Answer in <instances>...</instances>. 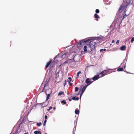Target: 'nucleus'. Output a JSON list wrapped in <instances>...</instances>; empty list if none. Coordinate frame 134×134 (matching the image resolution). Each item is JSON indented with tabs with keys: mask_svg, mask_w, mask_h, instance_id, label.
I'll return each mask as SVG.
<instances>
[{
	"mask_svg": "<svg viewBox=\"0 0 134 134\" xmlns=\"http://www.w3.org/2000/svg\"><path fill=\"white\" fill-rule=\"evenodd\" d=\"M130 4V0H126L124 1L122 5L120 6L119 9V13H121L123 10L125 8H126L127 6Z\"/></svg>",
	"mask_w": 134,
	"mask_h": 134,
	"instance_id": "obj_1",
	"label": "nucleus"
},
{
	"mask_svg": "<svg viewBox=\"0 0 134 134\" xmlns=\"http://www.w3.org/2000/svg\"><path fill=\"white\" fill-rule=\"evenodd\" d=\"M94 41L93 40L89 42V44H87V48L89 52H91L94 49L96 44L97 43Z\"/></svg>",
	"mask_w": 134,
	"mask_h": 134,
	"instance_id": "obj_2",
	"label": "nucleus"
},
{
	"mask_svg": "<svg viewBox=\"0 0 134 134\" xmlns=\"http://www.w3.org/2000/svg\"><path fill=\"white\" fill-rule=\"evenodd\" d=\"M112 71H110V72H109L108 70H104L103 71L101 72L100 73V74H101L103 76H104L107 74H109L111 72H112Z\"/></svg>",
	"mask_w": 134,
	"mask_h": 134,
	"instance_id": "obj_3",
	"label": "nucleus"
},
{
	"mask_svg": "<svg viewBox=\"0 0 134 134\" xmlns=\"http://www.w3.org/2000/svg\"><path fill=\"white\" fill-rule=\"evenodd\" d=\"M91 40L90 39H88L87 40H83L80 41V42L81 44V45H84L85 44V43L87 42H88L89 41Z\"/></svg>",
	"mask_w": 134,
	"mask_h": 134,
	"instance_id": "obj_4",
	"label": "nucleus"
},
{
	"mask_svg": "<svg viewBox=\"0 0 134 134\" xmlns=\"http://www.w3.org/2000/svg\"><path fill=\"white\" fill-rule=\"evenodd\" d=\"M88 85H87L86 86H85L83 87L82 88V89L81 90V94L80 95V98H81V97L82 95L83 94V92H84L85 90V89L86 88L87 86Z\"/></svg>",
	"mask_w": 134,
	"mask_h": 134,
	"instance_id": "obj_5",
	"label": "nucleus"
},
{
	"mask_svg": "<svg viewBox=\"0 0 134 134\" xmlns=\"http://www.w3.org/2000/svg\"><path fill=\"white\" fill-rule=\"evenodd\" d=\"M85 82L86 83L88 84L87 85H88L91 84L92 83L91 81L90 80L89 78L86 79L85 81Z\"/></svg>",
	"mask_w": 134,
	"mask_h": 134,
	"instance_id": "obj_6",
	"label": "nucleus"
},
{
	"mask_svg": "<svg viewBox=\"0 0 134 134\" xmlns=\"http://www.w3.org/2000/svg\"><path fill=\"white\" fill-rule=\"evenodd\" d=\"M126 12V11H124V15L122 17V19L121 21H122L123 20H124V18L125 17H126L127 16L129 15V14H125Z\"/></svg>",
	"mask_w": 134,
	"mask_h": 134,
	"instance_id": "obj_7",
	"label": "nucleus"
},
{
	"mask_svg": "<svg viewBox=\"0 0 134 134\" xmlns=\"http://www.w3.org/2000/svg\"><path fill=\"white\" fill-rule=\"evenodd\" d=\"M99 77V75H95L93 77L92 79L94 80H96L98 79Z\"/></svg>",
	"mask_w": 134,
	"mask_h": 134,
	"instance_id": "obj_8",
	"label": "nucleus"
},
{
	"mask_svg": "<svg viewBox=\"0 0 134 134\" xmlns=\"http://www.w3.org/2000/svg\"><path fill=\"white\" fill-rule=\"evenodd\" d=\"M51 62L52 60H49V61L47 63L46 65V68H47L49 66L50 64L51 63Z\"/></svg>",
	"mask_w": 134,
	"mask_h": 134,
	"instance_id": "obj_9",
	"label": "nucleus"
},
{
	"mask_svg": "<svg viewBox=\"0 0 134 134\" xmlns=\"http://www.w3.org/2000/svg\"><path fill=\"white\" fill-rule=\"evenodd\" d=\"M126 48V46L125 45L123 46H122L121 47L120 49L121 50L124 51L125 50Z\"/></svg>",
	"mask_w": 134,
	"mask_h": 134,
	"instance_id": "obj_10",
	"label": "nucleus"
},
{
	"mask_svg": "<svg viewBox=\"0 0 134 134\" xmlns=\"http://www.w3.org/2000/svg\"><path fill=\"white\" fill-rule=\"evenodd\" d=\"M50 94H47V98H46V100L43 103V104L45 103H46V101L48 99H49V97H50Z\"/></svg>",
	"mask_w": 134,
	"mask_h": 134,
	"instance_id": "obj_11",
	"label": "nucleus"
},
{
	"mask_svg": "<svg viewBox=\"0 0 134 134\" xmlns=\"http://www.w3.org/2000/svg\"><path fill=\"white\" fill-rule=\"evenodd\" d=\"M34 133L35 134H41L42 132L40 131H35L34 132Z\"/></svg>",
	"mask_w": 134,
	"mask_h": 134,
	"instance_id": "obj_12",
	"label": "nucleus"
},
{
	"mask_svg": "<svg viewBox=\"0 0 134 134\" xmlns=\"http://www.w3.org/2000/svg\"><path fill=\"white\" fill-rule=\"evenodd\" d=\"M123 70V69L122 68L119 67L117 69V71H122Z\"/></svg>",
	"mask_w": 134,
	"mask_h": 134,
	"instance_id": "obj_13",
	"label": "nucleus"
},
{
	"mask_svg": "<svg viewBox=\"0 0 134 134\" xmlns=\"http://www.w3.org/2000/svg\"><path fill=\"white\" fill-rule=\"evenodd\" d=\"M94 18H95L96 19H98L99 16L96 13H95L94 14Z\"/></svg>",
	"mask_w": 134,
	"mask_h": 134,
	"instance_id": "obj_14",
	"label": "nucleus"
},
{
	"mask_svg": "<svg viewBox=\"0 0 134 134\" xmlns=\"http://www.w3.org/2000/svg\"><path fill=\"white\" fill-rule=\"evenodd\" d=\"M81 73V71H79L77 73V77H76V79H77L79 76V74Z\"/></svg>",
	"mask_w": 134,
	"mask_h": 134,
	"instance_id": "obj_15",
	"label": "nucleus"
},
{
	"mask_svg": "<svg viewBox=\"0 0 134 134\" xmlns=\"http://www.w3.org/2000/svg\"><path fill=\"white\" fill-rule=\"evenodd\" d=\"M72 99L73 100H78L79 99L78 97L76 98L75 97H73L72 98Z\"/></svg>",
	"mask_w": 134,
	"mask_h": 134,
	"instance_id": "obj_16",
	"label": "nucleus"
},
{
	"mask_svg": "<svg viewBox=\"0 0 134 134\" xmlns=\"http://www.w3.org/2000/svg\"><path fill=\"white\" fill-rule=\"evenodd\" d=\"M64 92L63 91H60L58 94V96H60L62 94H64Z\"/></svg>",
	"mask_w": 134,
	"mask_h": 134,
	"instance_id": "obj_17",
	"label": "nucleus"
},
{
	"mask_svg": "<svg viewBox=\"0 0 134 134\" xmlns=\"http://www.w3.org/2000/svg\"><path fill=\"white\" fill-rule=\"evenodd\" d=\"M75 113L76 114H79V110H75Z\"/></svg>",
	"mask_w": 134,
	"mask_h": 134,
	"instance_id": "obj_18",
	"label": "nucleus"
},
{
	"mask_svg": "<svg viewBox=\"0 0 134 134\" xmlns=\"http://www.w3.org/2000/svg\"><path fill=\"white\" fill-rule=\"evenodd\" d=\"M84 51L85 52H86L87 51V46H85L84 47Z\"/></svg>",
	"mask_w": 134,
	"mask_h": 134,
	"instance_id": "obj_19",
	"label": "nucleus"
},
{
	"mask_svg": "<svg viewBox=\"0 0 134 134\" xmlns=\"http://www.w3.org/2000/svg\"><path fill=\"white\" fill-rule=\"evenodd\" d=\"M79 90V88H78L77 87H75V92H76L77 91H78Z\"/></svg>",
	"mask_w": 134,
	"mask_h": 134,
	"instance_id": "obj_20",
	"label": "nucleus"
},
{
	"mask_svg": "<svg viewBox=\"0 0 134 134\" xmlns=\"http://www.w3.org/2000/svg\"><path fill=\"white\" fill-rule=\"evenodd\" d=\"M97 39L99 40H102L103 38V37L101 36H100V37H97Z\"/></svg>",
	"mask_w": 134,
	"mask_h": 134,
	"instance_id": "obj_21",
	"label": "nucleus"
},
{
	"mask_svg": "<svg viewBox=\"0 0 134 134\" xmlns=\"http://www.w3.org/2000/svg\"><path fill=\"white\" fill-rule=\"evenodd\" d=\"M82 45L80 42L77 44V46L78 47H80Z\"/></svg>",
	"mask_w": 134,
	"mask_h": 134,
	"instance_id": "obj_22",
	"label": "nucleus"
},
{
	"mask_svg": "<svg viewBox=\"0 0 134 134\" xmlns=\"http://www.w3.org/2000/svg\"><path fill=\"white\" fill-rule=\"evenodd\" d=\"M95 12H96V13H98L99 12V11L98 9H96L95 10Z\"/></svg>",
	"mask_w": 134,
	"mask_h": 134,
	"instance_id": "obj_23",
	"label": "nucleus"
},
{
	"mask_svg": "<svg viewBox=\"0 0 134 134\" xmlns=\"http://www.w3.org/2000/svg\"><path fill=\"white\" fill-rule=\"evenodd\" d=\"M71 81V79L70 77H69L68 78V80H67L68 82H70Z\"/></svg>",
	"mask_w": 134,
	"mask_h": 134,
	"instance_id": "obj_24",
	"label": "nucleus"
},
{
	"mask_svg": "<svg viewBox=\"0 0 134 134\" xmlns=\"http://www.w3.org/2000/svg\"><path fill=\"white\" fill-rule=\"evenodd\" d=\"M61 103H63L64 104H65L66 103V102L65 100H63L61 101Z\"/></svg>",
	"mask_w": 134,
	"mask_h": 134,
	"instance_id": "obj_25",
	"label": "nucleus"
},
{
	"mask_svg": "<svg viewBox=\"0 0 134 134\" xmlns=\"http://www.w3.org/2000/svg\"><path fill=\"white\" fill-rule=\"evenodd\" d=\"M41 124V122H40L39 123H37L36 124L38 126H40Z\"/></svg>",
	"mask_w": 134,
	"mask_h": 134,
	"instance_id": "obj_26",
	"label": "nucleus"
},
{
	"mask_svg": "<svg viewBox=\"0 0 134 134\" xmlns=\"http://www.w3.org/2000/svg\"><path fill=\"white\" fill-rule=\"evenodd\" d=\"M134 41V37H133L131 40V42L132 43Z\"/></svg>",
	"mask_w": 134,
	"mask_h": 134,
	"instance_id": "obj_27",
	"label": "nucleus"
},
{
	"mask_svg": "<svg viewBox=\"0 0 134 134\" xmlns=\"http://www.w3.org/2000/svg\"><path fill=\"white\" fill-rule=\"evenodd\" d=\"M68 63V60H66V61H65V62H64L63 63V65H64V64H66V63Z\"/></svg>",
	"mask_w": 134,
	"mask_h": 134,
	"instance_id": "obj_28",
	"label": "nucleus"
},
{
	"mask_svg": "<svg viewBox=\"0 0 134 134\" xmlns=\"http://www.w3.org/2000/svg\"><path fill=\"white\" fill-rule=\"evenodd\" d=\"M52 108V107H50L48 109H47V110L48 111H49Z\"/></svg>",
	"mask_w": 134,
	"mask_h": 134,
	"instance_id": "obj_29",
	"label": "nucleus"
},
{
	"mask_svg": "<svg viewBox=\"0 0 134 134\" xmlns=\"http://www.w3.org/2000/svg\"><path fill=\"white\" fill-rule=\"evenodd\" d=\"M46 122H47L46 120H44V123H43V125H44V126L46 124Z\"/></svg>",
	"mask_w": 134,
	"mask_h": 134,
	"instance_id": "obj_30",
	"label": "nucleus"
},
{
	"mask_svg": "<svg viewBox=\"0 0 134 134\" xmlns=\"http://www.w3.org/2000/svg\"><path fill=\"white\" fill-rule=\"evenodd\" d=\"M119 42V41L118 40H117L116 42V44H118Z\"/></svg>",
	"mask_w": 134,
	"mask_h": 134,
	"instance_id": "obj_31",
	"label": "nucleus"
},
{
	"mask_svg": "<svg viewBox=\"0 0 134 134\" xmlns=\"http://www.w3.org/2000/svg\"><path fill=\"white\" fill-rule=\"evenodd\" d=\"M80 92H81V90L80 89L79 91V92L77 94H76V95H79L80 94Z\"/></svg>",
	"mask_w": 134,
	"mask_h": 134,
	"instance_id": "obj_32",
	"label": "nucleus"
},
{
	"mask_svg": "<svg viewBox=\"0 0 134 134\" xmlns=\"http://www.w3.org/2000/svg\"><path fill=\"white\" fill-rule=\"evenodd\" d=\"M65 82H64V86H65V85H66V80H65Z\"/></svg>",
	"mask_w": 134,
	"mask_h": 134,
	"instance_id": "obj_33",
	"label": "nucleus"
},
{
	"mask_svg": "<svg viewBox=\"0 0 134 134\" xmlns=\"http://www.w3.org/2000/svg\"><path fill=\"white\" fill-rule=\"evenodd\" d=\"M107 70H108L109 72H110V71H112V69H107Z\"/></svg>",
	"mask_w": 134,
	"mask_h": 134,
	"instance_id": "obj_34",
	"label": "nucleus"
},
{
	"mask_svg": "<svg viewBox=\"0 0 134 134\" xmlns=\"http://www.w3.org/2000/svg\"><path fill=\"white\" fill-rule=\"evenodd\" d=\"M70 86H71L72 85V84L70 82H68Z\"/></svg>",
	"mask_w": 134,
	"mask_h": 134,
	"instance_id": "obj_35",
	"label": "nucleus"
},
{
	"mask_svg": "<svg viewBox=\"0 0 134 134\" xmlns=\"http://www.w3.org/2000/svg\"><path fill=\"white\" fill-rule=\"evenodd\" d=\"M47 116L46 115H45V120H46V119H47Z\"/></svg>",
	"mask_w": 134,
	"mask_h": 134,
	"instance_id": "obj_36",
	"label": "nucleus"
},
{
	"mask_svg": "<svg viewBox=\"0 0 134 134\" xmlns=\"http://www.w3.org/2000/svg\"><path fill=\"white\" fill-rule=\"evenodd\" d=\"M66 55L65 54H64L63 55H62V57H65Z\"/></svg>",
	"mask_w": 134,
	"mask_h": 134,
	"instance_id": "obj_37",
	"label": "nucleus"
},
{
	"mask_svg": "<svg viewBox=\"0 0 134 134\" xmlns=\"http://www.w3.org/2000/svg\"><path fill=\"white\" fill-rule=\"evenodd\" d=\"M115 42V41L114 40H112V41H111V43H114V42Z\"/></svg>",
	"mask_w": 134,
	"mask_h": 134,
	"instance_id": "obj_38",
	"label": "nucleus"
},
{
	"mask_svg": "<svg viewBox=\"0 0 134 134\" xmlns=\"http://www.w3.org/2000/svg\"><path fill=\"white\" fill-rule=\"evenodd\" d=\"M103 49H101L100 50V52H102L103 51Z\"/></svg>",
	"mask_w": 134,
	"mask_h": 134,
	"instance_id": "obj_39",
	"label": "nucleus"
},
{
	"mask_svg": "<svg viewBox=\"0 0 134 134\" xmlns=\"http://www.w3.org/2000/svg\"><path fill=\"white\" fill-rule=\"evenodd\" d=\"M48 103H49V102L48 101V102H47V104L45 106H47L48 104Z\"/></svg>",
	"mask_w": 134,
	"mask_h": 134,
	"instance_id": "obj_40",
	"label": "nucleus"
},
{
	"mask_svg": "<svg viewBox=\"0 0 134 134\" xmlns=\"http://www.w3.org/2000/svg\"><path fill=\"white\" fill-rule=\"evenodd\" d=\"M103 49V50L104 51H106V49Z\"/></svg>",
	"mask_w": 134,
	"mask_h": 134,
	"instance_id": "obj_41",
	"label": "nucleus"
},
{
	"mask_svg": "<svg viewBox=\"0 0 134 134\" xmlns=\"http://www.w3.org/2000/svg\"><path fill=\"white\" fill-rule=\"evenodd\" d=\"M53 108L54 109H54H55V107H54Z\"/></svg>",
	"mask_w": 134,
	"mask_h": 134,
	"instance_id": "obj_42",
	"label": "nucleus"
},
{
	"mask_svg": "<svg viewBox=\"0 0 134 134\" xmlns=\"http://www.w3.org/2000/svg\"><path fill=\"white\" fill-rule=\"evenodd\" d=\"M24 134H28V133H25Z\"/></svg>",
	"mask_w": 134,
	"mask_h": 134,
	"instance_id": "obj_43",
	"label": "nucleus"
},
{
	"mask_svg": "<svg viewBox=\"0 0 134 134\" xmlns=\"http://www.w3.org/2000/svg\"><path fill=\"white\" fill-rule=\"evenodd\" d=\"M44 134H47V133H45Z\"/></svg>",
	"mask_w": 134,
	"mask_h": 134,
	"instance_id": "obj_44",
	"label": "nucleus"
},
{
	"mask_svg": "<svg viewBox=\"0 0 134 134\" xmlns=\"http://www.w3.org/2000/svg\"><path fill=\"white\" fill-rule=\"evenodd\" d=\"M45 87V85H44V87Z\"/></svg>",
	"mask_w": 134,
	"mask_h": 134,
	"instance_id": "obj_45",
	"label": "nucleus"
},
{
	"mask_svg": "<svg viewBox=\"0 0 134 134\" xmlns=\"http://www.w3.org/2000/svg\"><path fill=\"white\" fill-rule=\"evenodd\" d=\"M14 134V133H13V134Z\"/></svg>",
	"mask_w": 134,
	"mask_h": 134,
	"instance_id": "obj_46",
	"label": "nucleus"
}]
</instances>
